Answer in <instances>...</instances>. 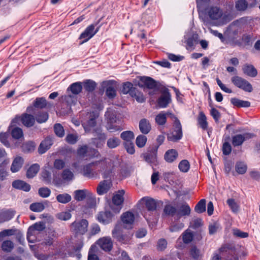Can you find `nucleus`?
<instances>
[{
	"label": "nucleus",
	"mask_w": 260,
	"mask_h": 260,
	"mask_svg": "<svg viewBox=\"0 0 260 260\" xmlns=\"http://www.w3.org/2000/svg\"><path fill=\"white\" fill-rule=\"evenodd\" d=\"M96 87V83L95 82L91 80H87L84 82V87L85 89L88 91H92L94 90Z\"/></svg>",
	"instance_id": "603ef678"
},
{
	"label": "nucleus",
	"mask_w": 260,
	"mask_h": 260,
	"mask_svg": "<svg viewBox=\"0 0 260 260\" xmlns=\"http://www.w3.org/2000/svg\"><path fill=\"white\" fill-rule=\"evenodd\" d=\"M191 256L196 259H199L202 256V253L196 247H192L190 251Z\"/></svg>",
	"instance_id": "052dcab7"
},
{
	"label": "nucleus",
	"mask_w": 260,
	"mask_h": 260,
	"mask_svg": "<svg viewBox=\"0 0 260 260\" xmlns=\"http://www.w3.org/2000/svg\"><path fill=\"white\" fill-rule=\"evenodd\" d=\"M33 106L38 109H43L47 107H51V105L47 102L43 97L37 98L33 103Z\"/></svg>",
	"instance_id": "393cba45"
},
{
	"label": "nucleus",
	"mask_w": 260,
	"mask_h": 260,
	"mask_svg": "<svg viewBox=\"0 0 260 260\" xmlns=\"http://www.w3.org/2000/svg\"><path fill=\"white\" fill-rule=\"evenodd\" d=\"M254 137V135L252 133L236 135L232 137V144L235 147L240 146L243 144L244 141Z\"/></svg>",
	"instance_id": "4468645a"
},
{
	"label": "nucleus",
	"mask_w": 260,
	"mask_h": 260,
	"mask_svg": "<svg viewBox=\"0 0 260 260\" xmlns=\"http://www.w3.org/2000/svg\"><path fill=\"white\" fill-rule=\"evenodd\" d=\"M51 193V190L47 187H41L39 189V194L42 198H47Z\"/></svg>",
	"instance_id": "774afa93"
},
{
	"label": "nucleus",
	"mask_w": 260,
	"mask_h": 260,
	"mask_svg": "<svg viewBox=\"0 0 260 260\" xmlns=\"http://www.w3.org/2000/svg\"><path fill=\"white\" fill-rule=\"evenodd\" d=\"M11 134L13 138L16 139H19L23 136L22 129L18 127H15L13 129Z\"/></svg>",
	"instance_id": "8fccbe9b"
},
{
	"label": "nucleus",
	"mask_w": 260,
	"mask_h": 260,
	"mask_svg": "<svg viewBox=\"0 0 260 260\" xmlns=\"http://www.w3.org/2000/svg\"><path fill=\"white\" fill-rule=\"evenodd\" d=\"M95 244L105 252H110L113 248V242L110 237H103L98 239Z\"/></svg>",
	"instance_id": "ddd939ff"
},
{
	"label": "nucleus",
	"mask_w": 260,
	"mask_h": 260,
	"mask_svg": "<svg viewBox=\"0 0 260 260\" xmlns=\"http://www.w3.org/2000/svg\"><path fill=\"white\" fill-rule=\"evenodd\" d=\"M98 117V115L97 114L90 116L89 119L82 124L86 132H91L93 133V136L95 137L93 141L95 144L96 143L95 140L96 139H98L104 141L106 138L105 134L102 133L101 128L100 127H95L96 125V119Z\"/></svg>",
	"instance_id": "f257e3e1"
},
{
	"label": "nucleus",
	"mask_w": 260,
	"mask_h": 260,
	"mask_svg": "<svg viewBox=\"0 0 260 260\" xmlns=\"http://www.w3.org/2000/svg\"><path fill=\"white\" fill-rule=\"evenodd\" d=\"M227 204L233 212L237 213L238 211L239 206L234 199H228L227 200Z\"/></svg>",
	"instance_id": "bf43d9fd"
},
{
	"label": "nucleus",
	"mask_w": 260,
	"mask_h": 260,
	"mask_svg": "<svg viewBox=\"0 0 260 260\" xmlns=\"http://www.w3.org/2000/svg\"><path fill=\"white\" fill-rule=\"evenodd\" d=\"M235 169L238 173L243 174L246 172L247 166L243 162H239L236 164Z\"/></svg>",
	"instance_id": "6e6d98bb"
},
{
	"label": "nucleus",
	"mask_w": 260,
	"mask_h": 260,
	"mask_svg": "<svg viewBox=\"0 0 260 260\" xmlns=\"http://www.w3.org/2000/svg\"><path fill=\"white\" fill-rule=\"evenodd\" d=\"M147 137L143 135H139L136 139V145L139 148H143L147 142Z\"/></svg>",
	"instance_id": "37998d69"
},
{
	"label": "nucleus",
	"mask_w": 260,
	"mask_h": 260,
	"mask_svg": "<svg viewBox=\"0 0 260 260\" xmlns=\"http://www.w3.org/2000/svg\"><path fill=\"white\" fill-rule=\"evenodd\" d=\"M170 115L172 118H174L175 117L173 114L170 112H160L156 116L155 120L156 123L158 125H164L166 123L167 120V115Z\"/></svg>",
	"instance_id": "cd10ccee"
},
{
	"label": "nucleus",
	"mask_w": 260,
	"mask_h": 260,
	"mask_svg": "<svg viewBox=\"0 0 260 260\" xmlns=\"http://www.w3.org/2000/svg\"><path fill=\"white\" fill-rule=\"evenodd\" d=\"M14 215V212L11 210H7L0 213V222H4L12 219Z\"/></svg>",
	"instance_id": "f704fd0d"
},
{
	"label": "nucleus",
	"mask_w": 260,
	"mask_h": 260,
	"mask_svg": "<svg viewBox=\"0 0 260 260\" xmlns=\"http://www.w3.org/2000/svg\"><path fill=\"white\" fill-rule=\"evenodd\" d=\"M17 230L15 229L4 230L0 232V237L11 236L15 234Z\"/></svg>",
	"instance_id": "0e129e2a"
},
{
	"label": "nucleus",
	"mask_w": 260,
	"mask_h": 260,
	"mask_svg": "<svg viewBox=\"0 0 260 260\" xmlns=\"http://www.w3.org/2000/svg\"><path fill=\"white\" fill-rule=\"evenodd\" d=\"M158 146L153 145L149 147L147 152L142 154L143 159L149 164H155L157 162L156 153Z\"/></svg>",
	"instance_id": "f8f14e48"
},
{
	"label": "nucleus",
	"mask_w": 260,
	"mask_h": 260,
	"mask_svg": "<svg viewBox=\"0 0 260 260\" xmlns=\"http://www.w3.org/2000/svg\"><path fill=\"white\" fill-rule=\"evenodd\" d=\"M206 14L213 21H219L224 18L222 10L217 6H211L207 8Z\"/></svg>",
	"instance_id": "423d86ee"
},
{
	"label": "nucleus",
	"mask_w": 260,
	"mask_h": 260,
	"mask_svg": "<svg viewBox=\"0 0 260 260\" xmlns=\"http://www.w3.org/2000/svg\"><path fill=\"white\" fill-rule=\"evenodd\" d=\"M40 170V166L37 164L31 165L27 170L26 176L27 178H31L35 177Z\"/></svg>",
	"instance_id": "72a5a7b5"
},
{
	"label": "nucleus",
	"mask_w": 260,
	"mask_h": 260,
	"mask_svg": "<svg viewBox=\"0 0 260 260\" xmlns=\"http://www.w3.org/2000/svg\"><path fill=\"white\" fill-rule=\"evenodd\" d=\"M97 247L95 245H92L89 250L88 260H99V257L95 254Z\"/></svg>",
	"instance_id": "de8ad7c7"
},
{
	"label": "nucleus",
	"mask_w": 260,
	"mask_h": 260,
	"mask_svg": "<svg viewBox=\"0 0 260 260\" xmlns=\"http://www.w3.org/2000/svg\"><path fill=\"white\" fill-rule=\"evenodd\" d=\"M120 140L115 137L109 138L107 141V146L109 148H116L120 144Z\"/></svg>",
	"instance_id": "09e8293b"
},
{
	"label": "nucleus",
	"mask_w": 260,
	"mask_h": 260,
	"mask_svg": "<svg viewBox=\"0 0 260 260\" xmlns=\"http://www.w3.org/2000/svg\"><path fill=\"white\" fill-rule=\"evenodd\" d=\"M182 136V127L179 120L177 117H174L173 130L171 134L168 136V140L172 142H176L179 140Z\"/></svg>",
	"instance_id": "1a4fd4ad"
},
{
	"label": "nucleus",
	"mask_w": 260,
	"mask_h": 260,
	"mask_svg": "<svg viewBox=\"0 0 260 260\" xmlns=\"http://www.w3.org/2000/svg\"><path fill=\"white\" fill-rule=\"evenodd\" d=\"M231 103L238 107L247 108L250 106V103L248 101H243L237 98H232L231 99Z\"/></svg>",
	"instance_id": "2f4dec72"
},
{
	"label": "nucleus",
	"mask_w": 260,
	"mask_h": 260,
	"mask_svg": "<svg viewBox=\"0 0 260 260\" xmlns=\"http://www.w3.org/2000/svg\"><path fill=\"white\" fill-rule=\"evenodd\" d=\"M71 200V196L67 193L59 194L56 196V200L57 202L62 204H67L70 202Z\"/></svg>",
	"instance_id": "a19ab883"
},
{
	"label": "nucleus",
	"mask_w": 260,
	"mask_h": 260,
	"mask_svg": "<svg viewBox=\"0 0 260 260\" xmlns=\"http://www.w3.org/2000/svg\"><path fill=\"white\" fill-rule=\"evenodd\" d=\"M82 89L81 83L80 82H76L71 84L68 90H70L74 94H78L81 91Z\"/></svg>",
	"instance_id": "79ce46f5"
},
{
	"label": "nucleus",
	"mask_w": 260,
	"mask_h": 260,
	"mask_svg": "<svg viewBox=\"0 0 260 260\" xmlns=\"http://www.w3.org/2000/svg\"><path fill=\"white\" fill-rule=\"evenodd\" d=\"M103 86H107L106 94L109 98L112 99L115 96L116 90L110 81L104 82L103 83Z\"/></svg>",
	"instance_id": "c756f323"
},
{
	"label": "nucleus",
	"mask_w": 260,
	"mask_h": 260,
	"mask_svg": "<svg viewBox=\"0 0 260 260\" xmlns=\"http://www.w3.org/2000/svg\"><path fill=\"white\" fill-rule=\"evenodd\" d=\"M171 102V94L169 92H164L157 100L158 106L160 108H166Z\"/></svg>",
	"instance_id": "aec40b11"
},
{
	"label": "nucleus",
	"mask_w": 260,
	"mask_h": 260,
	"mask_svg": "<svg viewBox=\"0 0 260 260\" xmlns=\"http://www.w3.org/2000/svg\"><path fill=\"white\" fill-rule=\"evenodd\" d=\"M114 214L110 211L101 212L98 215V220L103 224H108L112 221Z\"/></svg>",
	"instance_id": "a211bd4d"
},
{
	"label": "nucleus",
	"mask_w": 260,
	"mask_h": 260,
	"mask_svg": "<svg viewBox=\"0 0 260 260\" xmlns=\"http://www.w3.org/2000/svg\"><path fill=\"white\" fill-rule=\"evenodd\" d=\"M23 162L24 160L21 157L19 156L16 157L12 164L11 171L13 173H15L19 171L23 165Z\"/></svg>",
	"instance_id": "a878e982"
},
{
	"label": "nucleus",
	"mask_w": 260,
	"mask_h": 260,
	"mask_svg": "<svg viewBox=\"0 0 260 260\" xmlns=\"http://www.w3.org/2000/svg\"><path fill=\"white\" fill-rule=\"evenodd\" d=\"M12 186L18 189H21L25 191H28L30 189V186L25 182L17 180L13 182Z\"/></svg>",
	"instance_id": "bb28decb"
},
{
	"label": "nucleus",
	"mask_w": 260,
	"mask_h": 260,
	"mask_svg": "<svg viewBox=\"0 0 260 260\" xmlns=\"http://www.w3.org/2000/svg\"><path fill=\"white\" fill-rule=\"evenodd\" d=\"M42 180L45 183H49L51 181V173L49 171L44 170L41 173Z\"/></svg>",
	"instance_id": "338daca9"
},
{
	"label": "nucleus",
	"mask_w": 260,
	"mask_h": 260,
	"mask_svg": "<svg viewBox=\"0 0 260 260\" xmlns=\"http://www.w3.org/2000/svg\"><path fill=\"white\" fill-rule=\"evenodd\" d=\"M70 228L75 236L83 235L88 231V222L85 219L77 220L71 223Z\"/></svg>",
	"instance_id": "f03ea898"
},
{
	"label": "nucleus",
	"mask_w": 260,
	"mask_h": 260,
	"mask_svg": "<svg viewBox=\"0 0 260 260\" xmlns=\"http://www.w3.org/2000/svg\"><path fill=\"white\" fill-rule=\"evenodd\" d=\"M190 208L186 203H183L179 206L177 210L176 215L178 217L188 216L190 213Z\"/></svg>",
	"instance_id": "5701e85b"
},
{
	"label": "nucleus",
	"mask_w": 260,
	"mask_h": 260,
	"mask_svg": "<svg viewBox=\"0 0 260 260\" xmlns=\"http://www.w3.org/2000/svg\"><path fill=\"white\" fill-rule=\"evenodd\" d=\"M48 119V114L47 112H40L36 115V120L41 123L45 122Z\"/></svg>",
	"instance_id": "864d4df0"
},
{
	"label": "nucleus",
	"mask_w": 260,
	"mask_h": 260,
	"mask_svg": "<svg viewBox=\"0 0 260 260\" xmlns=\"http://www.w3.org/2000/svg\"><path fill=\"white\" fill-rule=\"evenodd\" d=\"M61 176L62 179L64 182H70L72 181L74 178V175L73 172L69 169H64L61 174Z\"/></svg>",
	"instance_id": "473e14b6"
},
{
	"label": "nucleus",
	"mask_w": 260,
	"mask_h": 260,
	"mask_svg": "<svg viewBox=\"0 0 260 260\" xmlns=\"http://www.w3.org/2000/svg\"><path fill=\"white\" fill-rule=\"evenodd\" d=\"M52 144V140L50 138H46L41 143L39 147V153L41 154L44 153L47 150L50 148Z\"/></svg>",
	"instance_id": "b1692460"
},
{
	"label": "nucleus",
	"mask_w": 260,
	"mask_h": 260,
	"mask_svg": "<svg viewBox=\"0 0 260 260\" xmlns=\"http://www.w3.org/2000/svg\"><path fill=\"white\" fill-rule=\"evenodd\" d=\"M30 209L33 212H40L45 209V206L42 203H35L30 205Z\"/></svg>",
	"instance_id": "c03bdc74"
},
{
	"label": "nucleus",
	"mask_w": 260,
	"mask_h": 260,
	"mask_svg": "<svg viewBox=\"0 0 260 260\" xmlns=\"http://www.w3.org/2000/svg\"><path fill=\"white\" fill-rule=\"evenodd\" d=\"M111 184L108 181L101 182L98 185L96 190L99 195H103L107 193L111 188Z\"/></svg>",
	"instance_id": "4be33fe9"
},
{
	"label": "nucleus",
	"mask_w": 260,
	"mask_h": 260,
	"mask_svg": "<svg viewBox=\"0 0 260 260\" xmlns=\"http://www.w3.org/2000/svg\"><path fill=\"white\" fill-rule=\"evenodd\" d=\"M45 228V223L43 222L36 223L29 227L27 233V239L29 242H33L31 236L35 234L36 231H42Z\"/></svg>",
	"instance_id": "2eb2a0df"
},
{
	"label": "nucleus",
	"mask_w": 260,
	"mask_h": 260,
	"mask_svg": "<svg viewBox=\"0 0 260 260\" xmlns=\"http://www.w3.org/2000/svg\"><path fill=\"white\" fill-rule=\"evenodd\" d=\"M138 85L140 87H146L149 89H153L156 86L155 81L148 77H141Z\"/></svg>",
	"instance_id": "6ab92c4d"
},
{
	"label": "nucleus",
	"mask_w": 260,
	"mask_h": 260,
	"mask_svg": "<svg viewBox=\"0 0 260 260\" xmlns=\"http://www.w3.org/2000/svg\"><path fill=\"white\" fill-rule=\"evenodd\" d=\"M134 214L131 212L123 213L121 216V221L126 228H131L135 221Z\"/></svg>",
	"instance_id": "dca6fc26"
},
{
	"label": "nucleus",
	"mask_w": 260,
	"mask_h": 260,
	"mask_svg": "<svg viewBox=\"0 0 260 260\" xmlns=\"http://www.w3.org/2000/svg\"><path fill=\"white\" fill-rule=\"evenodd\" d=\"M243 73L248 76L255 77L257 72L256 69L251 64H244L242 68Z\"/></svg>",
	"instance_id": "c85d7f7f"
},
{
	"label": "nucleus",
	"mask_w": 260,
	"mask_h": 260,
	"mask_svg": "<svg viewBox=\"0 0 260 260\" xmlns=\"http://www.w3.org/2000/svg\"><path fill=\"white\" fill-rule=\"evenodd\" d=\"M99 27L95 28V25L94 24H91L87 27L79 37V39L83 40L80 44L87 42L99 31Z\"/></svg>",
	"instance_id": "9b49d317"
},
{
	"label": "nucleus",
	"mask_w": 260,
	"mask_h": 260,
	"mask_svg": "<svg viewBox=\"0 0 260 260\" xmlns=\"http://www.w3.org/2000/svg\"><path fill=\"white\" fill-rule=\"evenodd\" d=\"M19 121H21L22 124L26 127H31L35 122V117L27 113H24L21 116H17L11 121V126L15 125Z\"/></svg>",
	"instance_id": "0eeeda50"
},
{
	"label": "nucleus",
	"mask_w": 260,
	"mask_h": 260,
	"mask_svg": "<svg viewBox=\"0 0 260 260\" xmlns=\"http://www.w3.org/2000/svg\"><path fill=\"white\" fill-rule=\"evenodd\" d=\"M178 168L181 172H187L190 168L189 161L186 159L181 160L178 165Z\"/></svg>",
	"instance_id": "49530a36"
},
{
	"label": "nucleus",
	"mask_w": 260,
	"mask_h": 260,
	"mask_svg": "<svg viewBox=\"0 0 260 260\" xmlns=\"http://www.w3.org/2000/svg\"><path fill=\"white\" fill-rule=\"evenodd\" d=\"M56 217L58 219L61 220H68L71 218L72 214L69 211H64L58 213L56 215Z\"/></svg>",
	"instance_id": "4d7b16f0"
},
{
	"label": "nucleus",
	"mask_w": 260,
	"mask_h": 260,
	"mask_svg": "<svg viewBox=\"0 0 260 260\" xmlns=\"http://www.w3.org/2000/svg\"><path fill=\"white\" fill-rule=\"evenodd\" d=\"M178 156L177 151L175 149L168 150L165 154V159L168 162H172L175 160Z\"/></svg>",
	"instance_id": "7c9ffc66"
},
{
	"label": "nucleus",
	"mask_w": 260,
	"mask_h": 260,
	"mask_svg": "<svg viewBox=\"0 0 260 260\" xmlns=\"http://www.w3.org/2000/svg\"><path fill=\"white\" fill-rule=\"evenodd\" d=\"M36 147V145L34 142L31 141L27 142L24 143L22 146L23 150L24 152H31L34 151L35 148Z\"/></svg>",
	"instance_id": "13d9d810"
},
{
	"label": "nucleus",
	"mask_w": 260,
	"mask_h": 260,
	"mask_svg": "<svg viewBox=\"0 0 260 260\" xmlns=\"http://www.w3.org/2000/svg\"><path fill=\"white\" fill-rule=\"evenodd\" d=\"M124 193V190H120L116 192L112 197V204L110 205V207L114 214L119 213L122 209Z\"/></svg>",
	"instance_id": "20e7f679"
},
{
	"label": "nucleus",
	"mask_w": 260,
	"mask_h": 260,
	"mask_svg": "<svg viewBox=\"0 0 260 260\" xmlns=\"http://www.w3.org/2000/svg\"><path fill=\"white\" fill-rule=\"evenodd\" d=\"M66 166L65 161L61 159H56L53 163V167L56 170H61Z\"/></svg>",
	"instance_id": "680f3d73"
},
{
	"label": "nucleus",
	"mask_w": 260,
	"mask_h": 260,
	"mask_svg": "<svg viewBox=\"0 0 260 260\" xmlns=\"http://www.w3.org/2000/svg\"><path fill=\"white\" fill-rule=\"evenodd\" d=\"M164 211L166 214L173 216L175 213H176L177 210L171 205H167L165 207Z\"/></svg>",
	"instance_id": "e2e57ef3"
},
{
	"label": "nucleus",
	"mask_w": 260,
	"mask_h": 260,
	"mask_svg": "<svg viewBox=\"0 0 260 260\" xmlns=\"http://www.w3.org/2000/svg\"><path fill=\"white\" fill-rule=\"evenodd\" d=\"M255 4L254 3V4H250L248 5L245 0H238L236 3L235 7L238 11H243L245 10L248 6L249 7H252L255 5Z\"/></svg>",
	"instance_id": "c9c22d12"
},
{
	"label": "nucleus",
	"mask_w": 260,
	"mask_h": 260,
	"mask_svg": "<svg viewBox=\"0 0 260 260\" xmlns=\"http://www.w3.org/2000/svg\"><path fill=\"white\" fill-rule=\"evenodd\" d=\"M134 137V133L130 131L123 132L120 135L121 138L124 141V142H132Z\"/></svg>",
	"instance_id": "58836bf2"
},
{
	"label": "nucleus",
	"mask_w": 260,
	"mask_h": 260,
	"mask_svg": "<svg viewBox=\"0 0 260 260\" xmlns=\"http://www.w3.org/2000/svg\"><path fill=\"white\" fill-rule=\"evenodd\" d=\"M14 247V243L9 240L3 241L1 245L2 250L6 252H10L13 249Z\"/></svg>",
	"instance_id": "e433bc0d"
},
{
	"label": "nucleus",
	"mask_w": 260,
	"mask_h": 260,
	"mask_svg": "<svg viewBox=\"0 0 260 260\" xmlns=\"http://www.w3.org/2000/svg\"><path fill=\"white\" fill-rule=\"evenodd\" d=\"M96 166L99 167L101 171L105 170L106 168L105 159L92 162L84 166L82 170L83 175L89 178L93 177L94 176V173L91 168Z\"/></svg>",
	"instance_id": "39448f33"
},
{
	"label": "nucleus",
	"mask_w": 260,
	"mask_h": 260,
	"mask_svg": "<svg viewBox=\"0 0 260 260\" xmlns=\"http://www.w3.org/2000/svg\"><path fill=\"white\" fill-rule=\"evenodd\" d=\"M132 97L135 98L136 101L139 103H143L145 101L143 94L140 92L137 88H134L131 92Z\"/></svg>",
	"instance_id": "ea45409f"
},
{
	"label": "nucleus",
	"mask_w": 260,
	"mask_h": 260,
	"mask_svg": "<svg viewBox=\"0 0 260 260\" xmlns=\"http://www.w3.org/2000/svg\"><path fill=\"white\" fill-rule=\"evenodd\" d=\"M198 122L200 126L203 129H207L208 127V122L207 121V118L203 112H201L198 118Z\"/></svg>",
	"instance_id": "4c0bfd02"
},
{
	"label": "nucleus",
	"mask_w": 260,
	"mask_h": 260,
	"mask_svg": "<svg viewBox=\"0 0 260 260\" xmlns=\"http://www.w3.org/2000/svg\"><path fill=\"white\" fill-rule=\"evenodd\" d=\"M140 202L144 204L149 211H154L156 209L157 204L156 201L148 197H145L141 199Z\"/></svg>",
	"instance_id": "f3484780"
},
{
	"label": "nucleus",
	"mask_w": 260,
	"mask_h": 260,
	"mask_svg": "<svg viewBox=\"0 0 260 260\" xmlns=\"http://www.w3.org/2000/svg\"><path fill=\"white\" fill-rule=\"evenodd\" d=\"M120 231L121 226L119 224H116L112 232V236L119 242L124 244L128 243L131 239L133 234L123 235L121 234Z\"/></svg>",
	"instance_id": "9d476101"
},
{
	"label": "nucleus",
	"mask_w": 260,
	"mask_h": 260,
	"mask_svg": "<svg viewBox=\"0 0 260 260\" xmlns=\"http://www.w3.org/2000/svg\"><path fill=\"white\" fill-rule=\"evenodd\" d=\"M231 81L235 86L245 91L251 92L253 90L252 85L246 79L241 77L234 76L231 78Z\"/></svg>",
	"instance_id": "6e6552de"
},
{
	"label": "nucleus",
	"mask_w": 260,
	"mask_h": 260,
	"mask_svg": "<svg viewBox=\"0 0 260 260\" xmlns=\"http://www.w3.org/2000/svg\"><path fill=\"white\" fill-rule=\"evenodd\" d=\"M74 198L77 201H82L87 199V202L92 204V205H88L89 208L93 207L95 202V198L94 195L88 190L87 189H78L74 192Z\"/></svg>",
	"instance_id": "7ed1b4c3"
},
{
	"label": "nucleus",
	"mask_w": 260,
	"mask_h": 260,
	"mask_svg": "<svg viewBox=\"0 0 260 260\" xmlns=\"http://www.w3.org/2000/svg\"><path fill=\"white\" fill-rule=\"evenodd\" d=\"M194 210L198 213H202L206 210V200L202 199L196 205Z\"/></svg>",
	"instance_id": "a18cd8bd"
},
{
	"label": "nucleus",
	"mask_w": 260,
	"mask_h": 260,
	"mask_svg": "<svg viewBox=\"0 0 260 260\" xmlns=\"http://www.w3.org/2000/svg\"><path fill=\"white\" fill-rule=\"evenodd\" d=\"M139 127L142 134L146 135L151 131V124L148 119L143 118L140 121Z\"/></svg>",
	"instance_id": "412c9836"
},
{
	"label": "nucleus",
	"mask_w": 260,
	"mask_h": 260,
	"mask_svg": "<svg viewBox=\"0 0 260 260\" xmlns=\"http://www.w3.org/2000/svg\"><path fill=\"white\" fill-rule=\"evenodd\" d=\"M55 134L59 137H62L64 135V131L63 126L59 123H56L54 126Z\"/></svg>",
	"instance_id": "5fc2aeb1"
},
{
	"label": "nucleus",
	"mask_w": 260,
	"mask_h": 260,
	"mask_svg": "<svg viewBox=\"0 0 260 260\" xmlns=\"http://www.w3.org/2000/svg\"><path fill=\"white\" fill-rule=\"evenodd\" d=\"M124 147L126 149L127 152L131 154H133L135 153V146L133 142H124Z\"/></svg>",
	"instance_id": "69168bd1"
},
{
	"label": "nucleus",
	"mask_w": 260,
	"mask_h": 260,
	"mask_svg": "<svg viewBox=\"0 0 260 260\" xmlns=\"http://www.w3.org/2000/svg\"><path fill=\"white\" fill-rule=\"evenodd\" d=\"M193 239V234L188 230H186L182 234V239L185 243H190Z\"/></svg>",
	"instance_id": "3c124183"
}]
</instances>
